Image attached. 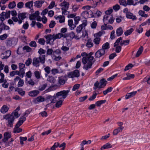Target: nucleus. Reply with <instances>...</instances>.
Wrapping results in <instances>:
<instances>
[{
  "instance_id": "54",
  "label": "nucleus",
  "mask_w": 150,
  "mask_h": 150,
  "mask_svg": "<svg viewBox=\"0 0 150 150\" xmlns=\"http://www.w3.org/2000/svg\"><path fill=\"white\" fill-rule=\"evenodd\" d=\"M129 42V40H124L123 41H122L121 42L120 45L121 46H122L123 45H128Z\"/></svg>"
},
{
  "instance_id": "1",
  "label": "nucleus",
  "mask_w": 150,
  "mask_h": 150,
  "mask_svg": "<svg viewBox=\"0 0 150 150\" xmlns=\"http://www.w3.org/2000/svg\"><path fill=\"white\" fill-rule=\"evenodd\" d=\"M93 54L92 52H90L88 54L85 52L81 54V56L83 57L82 59V62L83 64V68L86 70L91 68L93 64L96 61L94 57L92 56Z\"/></svg>"
},
{
  "instance_id": "51",
  "label": "nucleus",
  "mask_w": 150,
  "mask_h": 150,
  "mask_svg": "<svg viewBox=\"0 0 150 150\" xmlns=\"http://www.w3.org/2000/svg\"><path fill=\"white\" fill-rule=\"evenodd\" d=\"M122 38L120 37L118 38L116 41L115 42L114 44V47H115L119 44V43H121V41H122Z\"/></svg>"
},
{
  "instance_id": "64",
  "label": "nucleus",
  "mask_w": 150,
  "mask_h": 150,
  "mask_svg": "<svg viewBox=\"0 0 150 150\" xmlns=\"http://www.w3.org/2000/svg\"><path fill=\"white\" fill-rule=\"evenodd\" d=\"M120 8V6L118 4H117L113 6V9L116 11H118Z\"/></svg>"
},
{
  "instance_id": "56",
  "label": "nucleus",
  "mask_w": 150,
  "mask_h": 150,
  "mask_svg": "<svg viewBox=\"0 0 150 150\" xmlns=\"http://www.w3.org/2000/svg\"><path fill=\"white\" fill-rule=\"evenodd\" d=\"M47 86V84L46 83L40 86L39 87V90L41 91L44 90Z\"/></svg>"
},
{
  "instance_id": "46",
  "label": "nucleus",
  "mask_w": 150,
  "mask_h": 150,
  "mask_svg": "<svg viewBox=\"0 0 150 150\" xmlns=\"http://www.w3.org/2000/svg\"><path fill=\"white\" fill-rule=\"evenodd\" d=\"M106 102V100H105L98 101L96 103V104L97 106L99 107L101 104L105 103Z\"/></svg>"
},
{
  "instance_id": "35",
  "label": "nucleus",
  "mask_w": 150,
  "mask_h": 150,
  "mask_svg": "<svg viewBox=\"0 0 150 150\" xmlns=\"http://www.w3.org/2000/svg\"><path fill=\"white\" fill-rule=\"evenodd\" d=\"M56 19L59 20V22L62 23L64 22L65 18L63 16H59L55 18Z\"/></svg>"
},
{
  "instance_id": "62",
  "label": "nucleus",
  "mask_w": 150,
  "mask_h": 150,
  "mask_svg": "<svg viewBox=\"0 0 150 150\" xmlns=\"http://www.w3.org/2000/svg\"><path fill=\"white\" fill-rule=\"evenodd\" d=\"M80 86V85L79 84H76L74 85L72 89L73 91H75L76 90L79 88Z\"/></svg>"
},
{
  "instance_id": "17",
  "label": "nucleus",
  "mask_w": 150,
  "mask_h": 150,
  "mask_svg": "<svg viewBox=\"0 0 150 150\" xmlns=\"http://www.w3.org/2000/svg\"><path fill=\"white\" fill-rule=\"evenodd\" d=\"M9 29L10 28L9 26L6 25L2 22L0 25V34L1 33L3 30H7Z\"/></svg>"
},
{
  "instance_id": "3",
  "label": "nucleus",
  "mask_w": 150,
  "mask_h": 150,
  "mask_svg": "<svg viewBox=\"0 0 150 150\" xmlns=\"http://www.w3.org/2000/svg\"><path fill=\"white\" fill-rule=\"evenodd\" d=\"M4 118L7 121L6 123L7 126L10 127H12L15 119L14 117L10 115V114H7L4 115Z\"/></svg>"
},
{
  "instance_id": "47",
  "label": "nucleus",
  "mask_w": 150,
  "mask_h": 150,
  "mask_svg": "<svg viewBox=\"0 0 150 150\" xmlns=\"http://www.w3.org/2000/svg\"><path fill=\"white\" fill-rule=\"evenodd\" d=\"M140 16L144 17H147L148 15L146 14L144 11L142 10H140L138 12Z\"/></svg>"
},
{
  "instance_id": "20",
  "label": "nucleus",
  "mask_w": 150,
  "mask_h": 150,
  "mask_svg": "<svg viewBox=\"0 0 150 150\" xmlns=\"http://www.w3.org/2000/svg\"><path fill=\"white\" fill-rule=\"evenodd\" d=\"M44 1L43 0L37 1H35L34 4V6L37 8H40L42 5L44 3Z\"/></svg>"
},
{
  "instance_id": "8",
  "label": "nucleus",
  "mask_w": 150,
  "mask_h": 150,
  "mask_svg": "<svg viewBox=\"0 0 150 150\" xmlns=\"http://www.w3.org/2000/svg\"><path fill=\"white\" fill-rule=\"evenodd\" d=\"M67 35V37H69L70 40H72L73 38H75L76 40H79L80 38L81 35H75V33L74 32L72 31L70 32L68 34H66Z\"/></svg>"
},
{
  "instance_id": "6",
  "label": "nucleus",
  "mask_w": 150,
  "mask_h": 150,
  "mask_svg": "<svg viewBox=\"0 0 150 150\" xmlns=\"http://www.w3.org/2000/svg\"><path fill=\"white\" fill-rule=\"evenodd\" d=\"M81 15L85 18H91L93 16L92 11L90 9L83 11L81 13Z\"/></svg>"
},
{
  "instance_id": "41",
  "label": "nucleus",
  "mask_w": 150,
  "mask_h": 150,
  "mask_svg": "<svg viewBox=\"0 0 150 150\" xmlns=\"http://www.w3.org/2000/svg\"><path fill=\"white\" fill-rule=\"evenodd\" d=\"M110 48L109 44L108 42L103 44L102 48L101 49H103L104 50H105L108 49Z\"/></svg>"
},
{
  "instance_id": "49",
  "label": "nucleus",
  "mask_w": 150,
  "mask_h": 150,
  "mask_svg": "<svg viewBox=\"0 0 150 150\" xmlns=\"http://www.w3.org/2000/svg\"><path fill=\"white\" fill-rule=\"evenodd\" d=\"M134 30L132 28H131L129 30H127L126 31L125 33L124 34L125 36H128L131 34V33Z\"/></svg>"
},
{
  "instance_id": "5",
  "label": "nucleus",
  "mask_w": 150,
  "mask_h": 150,
  "mask_svg": "<svg viewBox=\"0 0 150 150\" xmlns=\"http://www.w3.org/2000/svg\"><path fill=\"white\" fill-rule=\"evenodd\" d=\"M18 66L19 69L18 71L20 73L21 77L23 78L25 76V65L22 63H20L18 64Z\"/></svg>"
},
{
  "instance_id": "58",
  "label": "nucleus",
  "mask_w": 150,
  "mask_h": 150,
  "mask_svg": "<svg viewBox=\"0 0 150 150\" xmlns=\"http://www.w3.org/2000/svg\"><path fill=\"white\" fill-rule=\"evenodd\" d=\"M45 41L43 38H40L38 40V42L40 45H44Z\"/></svg>"
},
{
  "instance_id": "45",
  "label": "nucleus",
  "mask_w": 150,
  "mask_h": 150,
  "mask_svg": "<svg viewBox=\"0 0 150 150\" xmlns=\"http://www.w3.org/2000/svg\"><path fill=\"white\" fill-rule=\"evenodd\" d=\"M63 100L59 99L57 101V102L56 104V107L57 108L60 107L62 105V102Z\"/></svg>"
},
{
  "instance_id": "39",
  "label": "nucleus",
  "mask_w": 150,
  "mask_h": 150,
  "mask_svg": "<svg viewBox=\"0 0 150 150\" xmlns=\"http://www.w3.org/2000/svg\"><path fill=\"white\" fill-rule=\"evenodd\" d=\"M26 13H21L18 15V18L20 20H23L26 18Z\"/></svg>"
},
{
  "instance_id": "10",
  "label": "nucleus",
  "mask_w": 150,
  "mask_h": 150,
  "mask_svg": "<svg viewBox=\"0 0 150 150\" xmlns=\"http://www.w3.org/2000/svg\"><path fill=\"white\" fill-rule=\"evenodd\" d=\"M67 80V77L66 76H62L58 77V85L60 87L61 85L64 84Z\"/></svg>"
},
{
  "instance_id": "14",
  "label": "nucleus",
  "mask_w": 150,
  "mask_h": 150,
  "mask_svg": "<svg viewBox=\"0 0 150 150\" xmlns=\"http://www.w3.org/2000/svg\"><path fill=\"white\" fill-rule=\"evenodd\" d=\"M69 5V3L65 1H64L60 4L62 7L61 9L64 10H67L68 9Z\"/></svg>"
},
{
  "instance_id": "59",
  "label": "nucleus",
  "mask_w": 150,
  "mask_h": 150,
  "mask_svg": "<svg viewBox=\"0 0 150 150\" xmlns=\"http://www.w3.org/2000/svg\"><path fill=\"white\" fill-rule=\"evenodd\" d=\"M25 74V79H27V78H30L31 77L32 73L30 71H29L26 72Z\"/></svg>"
},
{
  "instance_id": "7",
  "label": "nucleus",
  "mask_w": 150,
  "mask_h": 150,
  "mask_svg": "<svg viewBox=\"0 0 150 150\" xmlns=\"http://www.w3.org/2000/svg\"><path fill=\"white\" fill-rule=\"evenodd\" d=\"M62 37L65 38L67 37L66 34H63L61 33H58L56 34H53L52 35V39L53 41H54L56 39H60Z\"/></svg>"
},
{
  "instance_id": "60",
  "label": "nucleus",
  "mask_w": 150,
  "mask_h": 150,
  "mask_svg": "<svg viewBox=\"0 0 150 150\" xmlns=\"http://www.w3.org/2000/svg\"><path fill=\"white\" fill-rule=\"evenodd\" d=\"M137 3L134 4V1L133 0H127V4L129 5H133L135 6L137 4Z\"/></svg>"
},
{
  "instance_id": "4",
  "label": "nucleus",
  "mask_w": 150,
  "mask_h": 150,
  "mask_svg": "<svg viewBox=\"0 0 150 150\" xmlns=\"http://www.w3.org/2000/svg\"><path fill=\"white\" fill-rule=\"evenodd\" d=\"M114 19L112 16L111 15H105L103 17V21L105 26L108 24L113 23Z\"/></svg>"
},
{
  "instance_id": "15",
  "label": "nucleus",
  "mask_w": 150,
  "mask_h": 150,
  "mask_svg": "<svg viewBox=\"0 0 150 150\" xmlns=\"http://www.w3.org/2000/svg\"><path fill=\"white\" fill-rule=\"evenodd\" d=\"M86 25V23H83L81 25H80L79 26L77 27L76 29V32L77 35H79L81 32L83 28Z\"/></svg>"
},
{
  "instance_id": "63",
  "label": "nucleus",
  "mask_w": 150,
  "mask_h": 150,
  "mask_svg": "<svg viewBox=\"0 0 150 150\" xmlns=\"http://www.w3.org/2000/svg\"><path fill=\"white\" fill-rule=\"evenodd\" d=\"M61 53V51L59 49H57L55 51L53 52V54L54 56L55 54L59 55Z\"/></svg>"
},
{
  "instance_id": "9",
  "label": "nucleus",
  "mask_w": 150,
  "mask_h": 150,
  "mask_svg": "<svg viewBox=\"0 0 150 150\" xmlns=\"http://www.w3.org/2000/svg\"><path fill=\"white\" fill-rule=\"evenodd\" d=\"M105 51L103 49H100L98 50L95 54L96 58H99L103 56L105 54Z\"/></svg>"
},
{
  "instance_id": "53",
  "label": "nucleus",
  "mask_w": 150,
  "mask_h": 150,
  "mask_svg": "<svg viewBox=\"0 0 150 150\" xmlns=\"http://www.w3.org/2000/svg\"><path fill=\"white\" fill-rule=\"evenodd\" d=\"M112 90V88L111 87L108 88L107 89L104 91L103 92V93L104 95H106L109 92H111Z\"/></svg>"
},
{
  "instance_id": "34",
  "label": "nucleus",
  "mask_w": 150,
  "mask_h": 150,
  "mask_svg": "<svg viewBox=\"0 0 150 150\" xmlns=\"http://www.w3.org/2000/svg\"><path fill=\"white\" fill-rule=\"evenodd\" d=\"M47 80L48 81L50 82L51 83H56V80L54 77L52 76H48L47 78Z\"/></svg>"
},
{
  "instance_id": "43",
  "label": "nucleus",
  "mask_w": 150,
  "mask_h": 150,
  "mask_svg": "<svg viewBox=\"0 0 150 150\" xmlns=\"http://www.w3.org/2000/svg\"><path fill=\"white\" fill-rule=\"evenodd\" d=\"M35 77L38 79L40 78L41 75L40 73L38 71H35L34 73Z\"/></svg>"
},
{
  "instance_id": "12",
  "label": "nucleus",
  "mask_w": 150,
  "mask_h": 150,
  "mask_svg": "<svg viewBox=\"0 0 150 150\" xmlns=\"http://www.w3.org/2000/svg\"><path fill=\"white\" fill-rule=\"evenodd\" d=\"M11 54V51L10 50H8L1 53V58L2 59H7L10 56Z\"/></svg>"
},
{
  "instance_id": "50",
  "label": "nucleus",
  "mask_w": 150,
  "mask_h": 150,
  "mask_svg": "<svg viewBox=\"0 0 150 150\" xmlns=\"http://www.w3.org/2000/svg\"><path fill=\"white\" fill-rule=\"evenodd\" d=\"M25 82L29 84V85L31 86H33L35 84V82L31 79H30L29 81L28 80L27 78L25 79Z\"/></svg>"
},
{
  "instance_id": "38",
  "label": "nucleus",
  "mask_w": 150,
  "mask_h": 150,
  "mask_svg": "<svg viewBox=\"0 0 150 150\" xmlns=\"http://www.w3.org/2000/svg\"><path fill=\"white\" fill-rule=\"evenodd\" d=\"M0 76L1 77V78L0 79V83L3 82H7L6 80L4 79L5 76L3 73L0 72Z\"/></svg>"
},
{
  "instance_id": "25",
  "label": "nucleus",
  "mask_w": 150,
  "mask_h": 150,
  "mask_svg": "<svg viewBox=\"0 0 150 150\" xmlns=\"http://www.w3.org/2000/svg\"><path fill=\"white\" fill-rule=\"evenodd\" d=\"M39 93V92L37 90L32 91H30L29 93V96L32 97H35L37 96Z\"/></svg>"
},
{
  "instance_id": "22",
  "label": "nucleus",
  "mask_w": 150,
  "mask_h": 150,
  "mask_svg": "<svg viewBox=\"0 0 150 150\" xmlns=\"http://www.w3.org/2000/svg\"><path fill=\"white\" fill-rule=\"evenodd\" d=\"M25 120L26 118L24 117H21L19 120L16 124V126L17 127H19L23 124L24 122L25 121Z\"/></svg>"
},
{
  "instance_id": "61",
  "label": "nucleus",
  "mask_w": 150,
  "mask_h": 150,
  "mask_svg": "<svg viewBox=\"0 0 150 150\" xmlns=\"http://www.w3.org/2000/svg\"><path fill=\"white\" fill-rule=\"evenodd\" d=\"M23 50H26L27 52H30L31 50V48L27 46H25L23 47Z\"/></svg>"
},
{
  "instance_id": "13",
  "label": "nucleus",
  "mask_w": 150,
  "mask_h": 150,
  "mask_svg": "<svg viewBox=\"0 0 150 150\" xmlns=\"http://www.w3.org/2000/svg\"><path fill=\"white\" fill-rule=\"evenodd\" d=\"M11 137V135L9 133L6 132L4 133V138L2 140V142H3L5 143L6 146H7L6 145V142Z\"/></svg>"
},
{
  "instance_id": "31",
  "label": "nucleus",
  "mask_w": 150,
  "mask_h": 150,
  "mask_svg": "<svg viewBox=\"0 0 150 150\" xmlns=\"http://www.w3.org/2000/svg\"><path fill=\"white\" fill-rule=\"evenodd\" d=\"M137 92L136 91H133L131 93H127L126 96V99H128L130 98L133 97L136 94Z\"/></svg>"
},
{
  "instance_id": "33",
  "label": "nucleus",
  "mask_w": 150,
  "mask_h": 150,
  "mask_svg": "<svg viewBox=\"0 0 150 150\" xmlns=\"http://www.w3.org/2000/svg\"><path fill=\"white\" fill-rule=\"evenodd\" d=\"M112 147V146L111 144L109 143H108L102 146L100 148V149L103 150L105 149H107L108 148H111Z\"/></svg>"
},
{
  "instance_id": "37",
  "label": "nucleus",
  "mask_w": 150,
  "mask_h": 150,
  "mask_svg": "<svg viewBox=\"0 0 150 150\" xmlns=\"http://www.w3.org/2000/svg\"><path fill=\"white\" fill-rule=\"evenodd\" d=\"M10 75L11 76L13 77L15 75H18L19 76L21 77L20 73L18 71H13L10 72Z\"/></svg>"
},
{
  "instance_id": "55",
  "label": "nucleus",
  "mask_w": 150,
  "mask_h": 150,
  "mask_svg": "<svg viewBox=\"0 0 150 150\" xmlns=\"http://www.w3.org/2000/svg\"><path fill=\"white\" fill-rule=\"evenodd\" d=\"M100 41V38L99 37H96L93 40L94 42L96 45H98L99 44Z\"/></svg>"
},
{
  "instance_id": "32",
  "label": "nucleus",
  "mask_w": 150,
  "mask_h": 150,
  "mask_svg": "<svg viewBox=\"0 0 150 150\" xmlns=\"http://www.w3.org/2000/svg\"><path fill=\"white\" fill-rule=\"evenodd\" d=\"M45 37L46 39V42L47 44H50V41L52 39V35L51 34L47 35L45 36Z\"/></svg>"
},
{
  "instance_id": "21",
  "label": "nucleus",
  "mask_w": 150,
  "mask_h": 150,
  "mask_svg": "<svg viewBox=\"0 0 150 150\" xmlns=\"http://www.w3.org/2000/svg\"><path fill=\"white\" fill-rule=\"evenodd\" d=\"M107 81L105 79H101L100 81V85L99 86V88H101L104 87L106 85Z\"/></svg>"
},
{
  "instance_id": "40",
  "label": "nucleus",
  "mask_w": 150,
  "mask_h": 150,
  "mask_svg": "<svg viewBox=\"0 0 150 150\" xmlns=\"http://www.w3.org/2000/svg\"><path fill=\"white\" fill-rule=\"evenodd\" d=\"M143 50V48L142 46H141L139 48L138 51H137L136 57H138L141 54Z\"/></svg>"
},
{
  "instance_id": "26",
  "label": "nucleus",
  "mask_w": 150,
  "mask_h": 150,
  "mask_svg": "<svg viewBox=\"0 0 150 150\" xmlns=\"http://www.w3.org/2000/svg\"><path fill=\"white\" fill-rule=\"evenodd\" d=\"M123 129L124 127H118L114 130L113 132V134L114 135H117L119 132H121Z\"/></svg>"
},
{
  "instance_id": "28",
  "label": "nucleus",
  "mask_w": 150,
  "mask_h": 150,
  "mask_svg": "<svg viewBox=\"0 0 150 150\" xmlns=\"http://www.w3.org/2000/svg\"><path fill=\"white\" fill-rule=\"evenodd\" d=\"M33 1H31L26 3L25 4V7L30 9H31L33 8Z\"/></svg>"
},
{
  "instance_id": "57",
  "label": "nucleus",
  "mask_w": 150,
  "mask_h": 150,
  "mask_svg": "<svg viewBox=\"0 0 150 150\" xmlns=\"http://www.w3.org/2000/svg\"><path fill=\"white\" fill-rule=\"evenodd\" d=\"M86 140H83L81 144V149L80 150H84L83 146L85 144H88Z\"/></svg>"
},
{
  "instance_id": "52",
  "label": "nucleus",
  "mask_w": 150,
  "mask_h": 150,
  "mask_svg": "<svg viewBox=\"0 0 150 150\" xmlns=\"http://www.w3.org/2000/svg\"><path fill=\"white\" fill-rule=\"evenodd\" d=\"M10 115H12L14 117H15L16 118H18L20 116L18 112L15 111H14L11 114H10Z\"/></svg>"
},
{
  "instance_id": "36",
  "label": "nucleus",
  "mask_w": 150,
  "mask_h": 150,
  "mask_svg": "<svg viewBox=\"0 0 150 150\" xmlns=\"http://www.w3.org/2000/svg\"><path fill=\"white\" fill-rule=\"evenodd\" d=\"M16 91H17L18 93L22 96H24L25 93V91H23L22 88H16Z\"/></svg>"
},
{
  "instance_id": "16",
  "label": "nucleus",
  "mask_w": 150,
  "mask_h": 150,
  "mask_svg": "<svg viewBox=\"0 0 150 150\" xmlns=\"http://www.w3.org/2000/svg\"><path fill=\"white\" fill-rule=\"evenodd\" d=\"M68 25L69 28L71 30H73L76 27V25L73 23V21L72 19H69L68 20Z\"/></svg>"
},
{
  "instance_id": "23",
  "label": "nucleus",
  "mask_w": 150,
  "mask_h": 150,
  "mask_svg": "<svg viewBox=\"0 0 150 150\" xmlns=\"http://www.w3.org/2000/svg\"><path fill=\"white\" fill-rule=\"evenodd\" d=\"M59 87V86L58 85H54L52 86H50L49 88L47 90L48 91H54Z\"/></svg>"
},
{
  "instance_id": "42",
  "label": "nucleus",
  "mask_w": 150,
  "mask_h": 150,
  "mask_svg": "<svg viewBox=\"0 0 150 150\" xmlns=\"http://www.w3.org/2000/svg\"><path fill=\"white\" fill-rule=\"evenodd\" d=\"M22 131V129L19 127H17L15 126V127L13 129V132L15 133H17L21 132Z\"/></svg>"
},
{
  "instance_id": "27",
  "label": "nucleus",
  "mask_w": 150,
  "mask_h": 150,
  "mask_svg": "<svg viewBox=\"0 0 150 150\" xmlns=\"http://www.w3.org/2000/svg\"><path fill=\"white\" fill-rule=\"evenodd\" d=\"M33 65L36 67H38L40 65V62L38 58H34L33 59Z\"/></svg>"
},
{
  "instance_id": "30",
  "label": "nucleus",
  "mask_w": 150,
  "mask_h": 150,
  "mask_svg": "<svg viewBox=\"0 0 150 150\" xmlns=\"http://www.w3.org/2000/svg\"><path fill=\"white\" fill-rule=\"evenodd\" d=\"M38 60H40V62L42 64H43L45 62V55H40L38 57Z\"/></svg>"
},
{
  "instance_id": "11",
  "label": "nucleus",
  "mask_w": 150,
  "mask_h": 150,
  "mask_svg": "<svg viewBox=\"0 0 150 150\" xmlns=\"http://www.w3.org/2000/svg\"><path fill=\"white\" fill-rule=\"evenodd\" d=\"M79 76V71L75 70L74 71L70 73L68 75V76L69 78H73L75 77H78Z\"/></svg>"
},
{
  "instance_id": "44",
  "label": "nucleus",
  "mask_w": 150,
  "mask_h": 150,
  "mask_svg": "<svg viewBox=\"0 0 150 150\" xmlns=\"http://www.w3.org/2000/svg\"><path fill=\"white\" fill-rule=\"evenodd\" d=\"M5 14V12H2L0 14V18L2 21V23L3 22V21L6 18Z\"/></svg>"
},
{
  "instance_id": "19",
  "label": "nucleus",
  "mask_w": 150,
  "mask_h": 150,
  "mask_svg": "<svg viewBox=\"0 0 150 150\" xmlns=\"http://www.w3.org/2000/svg\"><path fill=\"white\" fill-rule=\"evenodd\" d=\"M45 98L42 96L37 97L34 100L35 103L37 104L44 101Z\"/></svg>"
},
{
  "instance_id": "2",
  "label": "nucleus",
  "mask_w": 150,
  "mask_h": 150,
  "mask_svg": "<svg viewBox=\"0 0 150 150\" xmlns=\"http://www.w3.org/2000/svg\"><path fill=\"white\" fill-rule=\"evenodd\" d=\"M69 91V90H64L59 92L54 95V97L57 100L59 99L64 100L67 96Z\"/></svg>"
},
{
  "instance_id": "48",
  "label": "nucleus",
  "mask_w": 150,
  "mask_h": 150,
  "mask_svg": "<svg viewBox=\"0 0 150 150\" xmlns=\"http://www.w3.org/2000/svg\"><path fill=\"white\" fill-rule=\"evenodd\" d=\"M16 6V3L14 1H13L10 3L8 5V7L10 9L13 8Z\"/></svg>"
},
{
  "instance_id": "24",
  "label": "nucleus",
  "mask_w": 150,
  "mask_h": 150,
  "mask_svg": "<svg viewBox=\"0 0 150 150\" xmlns=\"http://www.w3.org/2000/svg\"><path fill=\"white\" fill-rule=\"evenodd\" d=\"M9 109L8 107L6 105H4L0 109V112L3 114L6 113Z\"/></svg>"
},
{
  "instance_id": "18",
  "label": "nucleus",
  "mask_w": 150,
  "mask_h": 150,
  "mask_svg": "<svg viewBox=\"0 0 150 150\" xmlns=\"http://www.w3.org/2000/svg\"><path fill=\"white\" fill-rule=\"evenodd\" d=\"M126 16L127 18L131 19L133 20H136L137 19L136 16L130 12L127 14Z\"/></svg>"
},
{
  "instance_id": "29",
  "label": "nucleus",
  "mask_w": 150,
  "mask_h": 150,
  "mask_svg": "<svg viewBox=\"0 0 150 150\" xmlns=\"http://www.w3.org/2000/svg\"><path fill=\"white\" fill-rule=\"evenodd\" d=\"M123 33L122 28L120 27L118 28L116 30V34L117 36H119L121 35Z\"/></svg>"
}]
</instances>
